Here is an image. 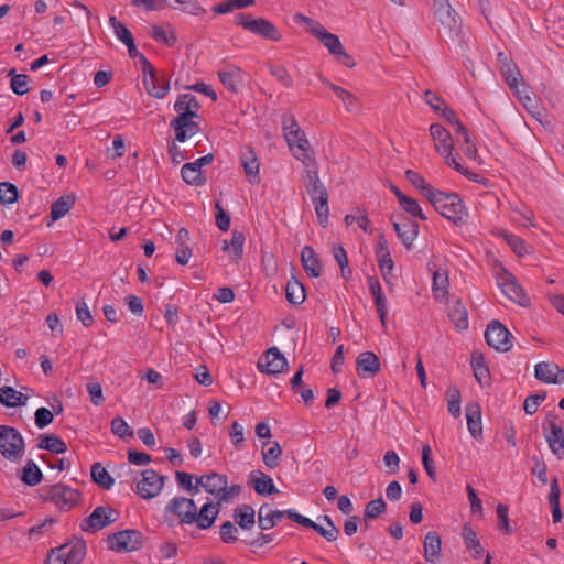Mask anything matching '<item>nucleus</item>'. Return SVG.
<instances>
[{
	"mask_svg": "<svg viewBox=\"0 0 564 564\" xmlns=\"http://www.w3.org/2000/svg\"><path fill=\"white\" fill-rule=\"evenodd\" d=\"M265 445L270 446L262 452L263 463L269 469H273L278 467L281 462L282 448L278 442L264 443V446Z\"/></svg>",
	"mask_w": 564,
	"mask_h": 564,
	"instance_id": "obj_44",
	"label": "nucleus"
},
{
	"mask_svg": "<svg viewBox=\"0 0 564 564\" xmlns=\"http://www.w3.org/2000/svg\"><path fill=\"white\" fill-rule=\"evenodd\" d=\"M534 376L536 380L547 384H557L564 382V369L555 362H538L534 366Z\"/></svg>",
	"mask_w": 564,
	"mask_h": 564,
	"instance_id": "obj_19",
	"label": "nucleus"
},
{
	"mask_svg": "<svg viewBox=\"0 0 564 564\" xmlns=\"http://www.w3.org/2000/svg\"><path fill=\"white\" fill-rule=\"evenodd\" d=\"M111 432L121 438L126 436H133L132 430L130 429L128 423L120 416H117L111 421Z\"/></svg>",
	"mask_w": 564,
	"mask_h": 564,
	"instance_id": "obj_63",
	"label": "nucleus"
},
{
	"mask_svg": "<svg viewBox=\"0 0 564 564\" xmlns=\"http://www.w3.org/2000/svg\"><path fill=\"white\" fill-rule=\"evenodd\" d=\"M249 480L254 491L260 496H271L279 492L273 479L261 470L251 471Z\"/></svg>",
	"mask_w": 564,
	"mask_h": 564,
	"instance_id": "obj_26",
	"label": "nucleus"
},
{
	"mask_svg": "<svg viewBox=\"0 0 564 564\" xmlns=\"http://www.w3.org/2000/svg\"><path fill=\"white\" fill-rule=\"evenodd\" d=\"M254 509L249 505H241L234 510L235 522L243 530H250L256 523Z\"/></svg>",
	"mask_w": 564,
	"mask_h": 564,
	"instance_id": "obj_38",
	"label": "nucleus"
},
{
	"mask_svg": "<svg viewBox=\"0 0 564 564\" xmlns=\"http://www.w3.org/2000/svg\"><path fill=\"white\" fill-rule=\"evenodd\" d=\"M28 397L17 391L12 387L0 388V403L6 406L14 408L25 404Z\"/></svg>",
	"mask_w": 564,
	"mask_h": 564,
	"instance_id": "obj_40",
	"label": "nucleus"
},
{
	"mask_svg": "<svg viewBox=\"0 0 564 564\" xmlns=\"http://www.w3.org/2000/svg\"><path fill=\"white\" fill-rule=\"evenodd\" d=\"M151 36L154 41L163 43L167 46H172L176 42V35L174 34V32L171 29L170 31H166L164 28L160 25H152Z\"/></svg>",
	"mask_w": 564,
	"mask_h": 564,
	"instance_id": "obj_57",
	"label": "nucleus"
},
{
	"mask_svg": "<svg viewBox=\"0 0 564 564\" xmlns=\"http://www.w3.org/2000/svg\"><path fill=\"white\" fill-rule=\"evenodd\" d=\"M270 74L274 76L284 87H292L293 86V79L292 76L289 74L288 69L283 65H271L270 66Z\"/></svg>",
	"mask_w": 564,
	"mask_h": 564,
	"instance_id": "obj_60",
	"label": "nucleus"
},
{
	"mask_svg": "<svg viewBox=\"0 0 564 564\" xmlns=\"http://www.w3.org/2000/svg\"><path fill=\"white\" fill-rule=\"evenodd\" d=\"M470 364L474 370V376L478 382H482L489 378V369L485 362L484 355L480 351H473Z\"/></svg>",
	"mask_w": 564,
	"mask_h": 564,
	"instance_id": "obj_46",
	"label": "nucleus"
},
{
	"mask_svg": "<svg viewBox=\"0 0 564 564\" xmlns=\"http://www.w3.org/2000/svg\"><path fill=\"white\" fill-rule=\"evenodd\" d=\"M430 133L434 140L436 151L444 158L445 163L469 180H475L476 174L468 172L453 155L454 142L451 133L438 123L430 126Z\"/></svg>",
	"mask_w": 564,
	"mask_h": 564,
	"instance_id": "obj_2",
	"label": "nucleus"
},
{
	"mask_svg": "<svg viewBox=\"0 0 564 564\" xmlns=\"http://www.w3.org/2000/svg\"><path fill=\"white\" fill-rule=\"evenodd\" d=\"M109 24L112 28L116 37L123 44L133 40L132 33L129 31V29L123 23L118 21L115 15L109 18Z\"/></svg>",
	"mask_w": 564,
	"mask_h": 564,
	"instance_id": "obj_58",
	"label": "nucleus"
},
{
	"mask_svg": "<svg viewBox=\"0 0 564 564\" xmlns=\"http://www.w3.org/2000/svg\"><path fill=\"white\" fill-rule=\"evenodd\" d=\"M41 497L45 501L54 503L61 511H69L80 500V492L64 484H54L41 488Z\"/></svg>",
	"mask_w": 564,
	"mask_h": 564,
	"instance_id": "obj_4",
	"label": "nucleus"
},
{
	"mask_svg": "<svg viewBox=\"0 0 564 564\" xmlns=\"http://www.w3.org/2000/svg\"><path fill=\"white\" fill-rule=\"evenodd\" d=\"M498 58L500 62L501 73L510 87V89L514 90L517 94H520L519 90V77L520 72L518 67L510 61H508L507 56L502 53L498 54Z\"/></svg>",
	"mask_w": 564,
	"mask_h": 564,
	"instance_id": "obj_32",
	"label": "nucleus"
},
{
	"mask_svg": "<svg viewBox=\"0 0 564 564\" xmlns=\"http://www.w3.org/2000/svg\"><path fill=\"white\" fill-rule=\"evenodd\" d=\"M386 510L387 503L382 498L370 500L364 510V521L367 523L368 521L375 520L380 514L384 513Z\"/></svg>",
	"mask_w": 564,
	"mask_h": 564,
	"instance_id": "obj_51",
	"label": "nucleus"
},
{
	"mask_svg": "<svg viewBox=\"0 0 564 564\" xmlns=\"http://www.w3.org/2000/svg\"><path fill=\"white\" fill-rule=\"evenodd\" d=\"M119 518V512L109 506L96 507L89 517L80 522V529L84 532L96 533L97 531L116 522Z\"/></svg>",
	"mask_w": 564,
	"mask_h": 564,
	"instance_id": "obj_8",
	"label": "nucleus"
},
{
	"mask_svg": "<svg viewBox=\"0 0 564 564\" xmlns=\"http://www.w3.org/2000/svg\"><path fill=\"white\" fill-rule=\"evenodd\" d=\"M542 429L551 452L561 459L564 456V433L558 417L549 414Z\"/></svg>",
	"mask_w": 564,
	"mask_h": 564,
	"instance_id": "obj_12",
	"label": "nucleus"
},
{
	"mask_svg": "<svg viewBox=\"0 0 564 564\" xmlns=\"http://www.w3.org/2000/svg\"><path fill=\"white\" fill-rule=\"evenodd\" d=\"M166 479V476L159 475L153 469H144L141 471V479L135 484V492L145 500L155 498L161 494Z\"/></svg>",
	"mask_w": 564,
	"mask_h": 564,
	"instance_id": "obj_9",
	"label": "nucleus"
},
{
	"mask_svg": "<svg viewBox=\"0 0 564 564\" xmlns=\"http://www.w3.org/2000/svg\"><path fill=\"white\" fill-rule=\"evenodd\" d=\"M509 336V330L498 321H491L485 332L487 344L501 351H508L512 347Z\"/></svg>",
	"mask_w": 564,
	"mask_h": 564,
	"instance_id": "obj_16",
	"label": "nucleus"
},
{
	"mask_svg": "<svg viewBox=\"0 0 564 564\" xmlns=\"http://www.w3.org/2000/svg\"><path fill=\"white\" fill-rule=\"evenodd\" d=\"M467 429L475 440L482 437L481 408L478 402L466 405Z\"/></svg>",
	"mask_w": 564,
	"mask_h": 564,
	"instance_id": "obj_28",
	"label": "nucleus"
},
{
	"mask_svg": "<svg viewBox=\"0 0 564 564\" xmlns=\"http://www.w3.org/2000/svg\"><path fill=\"white\" fill-rule=\"evenodd\" d=\"M400 206L413 217L426 219L417 202L409 196L402 197Z\"/></svg>",
	"mask_w": 564,
	"mask_h": 564,
	"instance_id": "obj_61",
	"label": "nucleus"
},
{
	"mask_svg": "<svg viewBox=\"0 0 564 564\" xmlns=\"http://www.w3.org/2000/svg\"><path fill=\"white\" fill-rule=\"evenodd\" d=\"M448 317L457 329L464 330L468 327V314L459 300L454 301L448 307Z\"/></svg>",
	"mask_w": 564,
	"mask_h": 564,
	"instance_id": "obj_39",
	"label": "nucleus"
},
{
	"mask_svg": "<svg viewBox=\"0 0 564 564\" xmlns=\"http://www.w3.org/2000/svg\"><path fill=\"white\" fill-rule=\"evenodd\" d=\"M357 372L361 377H373L380 371V361L372 351H364L356 359Z\"/></svg>",
	"mask_w": 564,
	"mask_h": 564,
	"instance_id": "obj_27",
	"label": "nucleus"
},
{
	"mask_svg": "<svg viewBox=\"0 0 564 564\" xmlns=\"http://www.w3.org/2000/svg\"><path fill=\"white\" fill-rule=\"evenodd\" d=\"M305 186L306 192L310 195L312 203L315 207L316 216L319 223L322 225H325L328 220L329 215L328 193L318 176V172L315 165L310 166L306 170Z\"/></svg>",
	"mask_w": 564,
	"mask_h": 564,
	"instance_id": "obj_1",
	"label": "nucleus"
},
{
	"mask_svg": "<svg viewBox=\"0 0 564 564\" xmlns=\"http://www.w3.org/2000/svg\"><path fill=\"white\" fill-rule=\"evenodd\" d=\"M140 64L143 73V86L147 93L156 99H162L170 90V79L158 77L155 69L145 56H140Z\"/></svg>",
	"mask_w": 564,
	"mask_h": 564,
	"instance_id": "obj_7",
	"label": "nucleus"
},
{
	"mask_svg": "<svg viewBox=\"0 0 564 564\" xmlns=\"http://www.w3.org/2000/svg\"><path fill=\"white\" fill-rule=\"evenodd\" d=\"M200 108V105L197 98L192 94H183L177 97L174 104V110L177 113L181 112H197Z\"/></svg>",
	"mask_w": 564,
	"mask_h": 564,
	"instance_id": "obj_47",
	"label": "nucleus"
},
{
	"mask_svg": "<svg viewBox=\"0 0 564 564\" xmlns=\"http://www.w3.org/2000/svg\"><path fill=\"white\" fill-rule=\"evenodd\" d=\"M57 549L67 564H80L87 552L86 542L83 539H73Z\"/></svg>",
	"mask_w": 564,
	"mask_h": 564,
	"instance_id": "obj_21",
	"label": "nucleus"
},
{
	"mask_svg": "<svg viewBox=\"0 0 564 564\" xmlns=\"http://www.w3.org/2000/svg\"><path fill=\"white\" fill-rule=\"evenodd\" d=\"M261 372L278 375L288 368V360L276 347H271L265 354V365L259 364Z\"/></svg>",
	"mask_w": 564,
	"mask_h": 564,
	"instance_id": "obj_22",
	"label": "nucleus"
},
{
	"mask_svg": "<svg viewBox=\"0 0 564 564\" xmlns=\"http://www.w3.org/2000/svg\"><path fill=\"white\" fill-rule=\"evenodd\" d=\"M497 283L501 289L502 293L506 294L510 300L518 303L521 306H528L530 303L523 289L519 285L516 276L510 272L503 270L497 276Z\"/></svg>",
	"mask_w": 564,
	"mask_h": 564,
	"instance_id": "obj_15",
	"label": "nucleus"
},
{
	"mask_svg": "<svg viewBox=\"0 0 564 564\" xmlns=\"http://www.w3.org/2000/svg\"><path fill=\"white\" fill-rule=\"evenodd\" d=\"M502 237L518 256H523L527 252L524 241L520 237L510 232H503Z\"/></svg>",
	"mask_w": 564,
	"mask_h": 564,
	"instance_id": "obj_64",
	"label": "nucleus"
},
{
	"mask_svg": "<svg viewBox=\"0 0 564 564\" xmlns=\"http://www.w3.org/2000/svg\"><path fill=\"white\" fill-rule=\"evenodd\" d=\"M393 228L399 239L408 249L419 235V224L408 218L401 223L393 221Z\"/></svg>",
	"mask_w": 564,
	"mask_h": 564,
	"instance_id": "obj_29",
	"label": "nucleus"
},
{
	"mask_svg": "<svg viewBox=\"0 0 564 564\" xmlns=\"http://www.w3.org/2000/svg\"><path fill=\"white\" fill-rule=\"evenodd\" d=\"M75 203V198L70 196H62L51 206V218L58 220L64 217Z\"/></svg>",
	"mask_w": 564,
	"mask_h": 564,
	"instance_id": "obj_48",
	"label": "nucleus"
},
{
	"mask_svg": "<svg viewBox=\"0 0 564 564\" xmlns=\"http://www.w3.org/2000/svg\"><path fill=\"white\" fill-rule=\"evenodd\" d=\"M301 261L305 272L311 278H318L322 273L321 262L312 247L305 246L301 251Z\"/></svg>",
	"mask_w": 564,
	"mask_h": 564,
	"instance_id": "obj_35",
	"label": "nucleus"
},
{
	"mask_svg": "<svg viewBox=\"0 0 564 564\" xmlns=\"http://www.w3.org/2000/svg\"><path fill=\"white\" fill-rule=\"evenodd\" d=\"M196 503L191 498L174 497L164 508L165 514H173L180 519L183 524H193L195 521Z\"/></svg>",
	"mask_w": 564,
	"mask_h": 564,
	"instance_id": "obj_13",
	"label": "nucleus"
},
{
	"mask_svg": "<svg viewBox=\"0 0 564 564\" xmlns=\"http://www.w3.org/2000/svg\"><path fill=\"white\" fill-rule=\"evenodd\" d=\"M217 75L220 83L232 93H237L243 82L242 69L234 64L225 65Z\"/></svg>",
	"mask_w": 564,
	"mask_h": 564,
	"instance_id": "obj_24",
	"label": "nucleus"
},
{
	"mask_svg": "<svg viewBox=\"0 0 564 564\" xmlns=\"http://www.w3.org/2000/svg\"><path fill=\"white\" fill-rule=\"evenodd\" d=\"M447 409L448 412L454 416L460 415V392L455 386H449L446 390Z\"/></svg>",
	"mask_w": 564,
	"mask_h": 564,
	"instance_id": "obj_54",
	"label": "nucleus"
},
{
	"mask_svg": "<svg viewBox=\"0 0 564 564\" xmlns=\"http://www.w3.org/2000/svg\"><path fill=\"white\" fill-rule=\"evenodd\" d=\"M91 479L104 489H110L115 480L111 475L101 466L100 463H94L90 469Z\"/></svg>",
	"mask_w": 564,
	"mask_h": 564,
	"instance_id": "obj_45",
	"label": "nucleus"
},
{
	"mask_svg": "<svg viewBox=\"0 0 564 564\" xmlns=\"http://www.w3.org/2000/svg\"><path fill=\"white\" fill-rule=\"evenodd\" d=\"M37 447L55 454H62L67 451L66 443L55 434L40 436Z\"/></svg>",
	"mask_w": 564,
	"mask_h": 564,
	"instance_id": "obj_41",
	"label": "nucleus"
},
{
	"mask_svg": "<svg viewBox=\"0 0 564 564\" xmlns=\"http://www.w3.org/2000/svg\"><path fill=\"white\" fill-rule=\"evenodd\" d=\"M429 270L432 271L433 282L432 292L436 300H444L448 295V275L446 272H440L433 270L431 263H429Z\"/></svg>",
	"mask_w": 564,
	"mask_h": 564,
	"instance_id": "obj_37",
	"label": "nucleus"
},
{
	"mask_svg": "<svg viewBox=\"0 0 564 564\" xmlns=\"http://www.w3.org/2000/svg\"><path fill=\"white\" fill-rule=\"evenodd\" d=\"M300 19L310 25V32L318 39L325 47H327L332 55L335 56L340 52L343 45L336 34L328 32L323 25L310 18L300 17Z\"/></svg>",
	"mask_w": 564,
	"mask_h": 564,
	"instance_id": "obj_17",
	"label": "nucleus"
},
{
	"mask_svg": "<svg viewBox=\"0 0 564 564\" xmlns=\"http://www.w3.org/2000/svg\"><path fill=\"white\" fill-rule=\"evenodd\" d=\"M434 15L449 32H457L460 28L458 14L448 0H433Z\"/></svg>",
	"mask_w": 564,
	"mask_h": 564,
	"instance_id": "obj_18",
	"label": "nucleus"
},
{
	"mask_svg": "<svg viewBox=\"0 0 564 564\" xmlns=\"http://www.w3.org/2000/svg\"><path fill=\"white\" fill-rule=\"evenodd\" d=\"M462 536L466 547L471 552L473 556L478 558L482 555V546L477 539L476 532L469 524H465L463 528Z\"/></svg>",
	"mask_w": 564,
	"mask_h": 564,
	"instance_id": "obj_42",
	"label": "nucleus"
},
{
	"mask_svg": "<svg viewBox=\"0 0 564 564\" xmlns=\"http://www.w3.org/2000/svg\"><path fill=\"white\" fill-rule=\"evenodd\" d=\"M200 116L197 112H181L171 121L178 142H185L199 131Z\"/></svg>",
	"mask_w": 564,
	"mask_h": 564,
	"instance_id": "obj_11",
	"label": "nucleus"
},
{
	"mask_svg": "<svg viewBox=\"0 0 564 564\" xmlns=\"http://www.w3.org/2000/svg\"><path fill=\"white\" fill-rule=\"evenodd\" d=\"M19 191L18 187L9 182L0 183V203L2 205H10L18 200Z\"/></svg>",
	"mask_w": 564,
	"mask_h": 564,
	"instance_id": "obj_56",
	"label": "nucleus"
},
{
	"mask_svg": "<svg viewBox=\"0 0 564 564\" xmlns=\"http://www.w3.org/2000/svg\"><path fill=\"white\" fill-rule=\"evenodd\" d=\"M295 159L303 162L306 167L314 166L315 161L310 154V142L301 130L294 138L285 139Z\"/></svg>",
	"mask_w": 564,
	"mask_h": 564,
	"instance_id": "obj_20",
	"label": "nucleus"
},
{
	"mask_svg": "<svg viewBox=\"0 0 564 564\" xmlns=\"http://www.w3.org/2000/svg\"><path fill=\"white\" fill-rule=\"evenodd\" d=\"M333 254L341 270L343 278L347 279L348 275L351 274V271L348 269V259L346 250L341 246H334Z\"/></svg>",
	"mask_w": 564,
	"mask_h": 564,
	"instance_id": "obj_59",
	"label": "nucleus"
},
{
	"mask_svg": "<svg viewBox=\"0 0 564 564\" xmlns=\"http://www.w3.org/2000/svg\"><path fill=\"white\" fill-rule=\"evenodd\" d=\"M219 506L212 502L204 503L199 511L195 510V521L198 529L207 530L216 521L219 513Z\"/></svg>",
	"mask_w": 564,
	"mask_h": 564,
	"instance_id": "obj_30",
	"label": "nucleus"
},
{
	"mask_svg": "<svg viewBox=\"0 0 564 564\" xmlns=\"http://www.w3.org/2000/svg\"><path fill=\"white\" fill-rule=\"evenodd\" d=\"M429 200L442 216L455 224L463 223L467 217L464 203L457 194H449L436 189L431 194Z\"/></svg>",
	"mask_w": 564,
	"mask_h": 564,
	"instance_id": "obj_3",
	"label": "nucleus"
},
{
	"mask_svg": "<svg viewBox=\"0 0 564 564\" xmlns=\"http://www.w3.org/2000/svg\"><path fill=\"white\" fill-rule=\"evenodd\" d=\"M181 176L188 185L202 186L205 180L202 176V171L194 166L191 162L185 163L181 169Z\"/></svg>",
	"mask_w": 564,
	"mask_h": 564,
	"instance_id": "obj_49",
	"label": "nucleus"
},
{
	"mask_svg": "<svg viewBox=\"0 0 564 564\" xmlns=\"http://www.w3.org/2000/svg\"><path fill=\"white\" fill-rule=\"evenodd\" d=\"M8 76L11 77L10 87L12 91L19 96H23L29 91V76L25 74H15L14 69H10Z\"/></svg>",
	"mask_w": 564,
	"mask_h": 564,
	"instance_id": "obj_52",
	"label": "nucleus"
},
{
	"mask_svg": "<svg viewBox=\"0 0 564 564\" xmlns=\"http://www.w3.org/2000/svg\"><path fill=\"white\" fill-rule=\"evenodd\" d=\"M321 80L326 87L330 88L336 94V96L343 101L347 111L352 112L358 110L359 102L358 98L355 95H352L345 88L330 83L328 79L324 77H321Z\"/></svg>",
	"mask_w": 564,
	"mask_h": 564,
	"instance_id": "obj_36",
	"label": "nucleus"
},
{
	"mask_svg": "<svg viewBox=\"0 0 564 564\" xmlns=\"http://www.w3.org/2000/svg\"><path fill=\"white\" fill-rule=\"evenodd\" d=\"M197 485L204 488V490L208 494L219 499L221 491H224L226 488L227 476L213 471L210 474L197 477Z\"/></svg>",
	"mask_w": 564,
	"mask_h": 564,
	"instance_id": "obj_25",
	"label": "nucleus"
},
{
	"mask_svg": "<svg viewBox=\"0 0 564 564\" xmlns=\"http://www.w3.org/2000/svg\"><path fill=\"white\" fill-rule=\"evenodd\" d=\"M245 235L238 230L232 231L231 240L223 241V251L227 252L232 262H238L243 254Z\"/></svg>",
	"mask_w": 564,
	"mask_h": 564,
	"instance_id": "obj_33",
	"label": "nucleus"
},
{
	"mask_svg": "<svg viewBox=\"0 0 564 564\" xmlns=\"http://www.w3.org/2000/svg\"><path fill=\"white\" fill-rule=\"evenodd\" d=\"M42 480V471L33 460H29L23 468L22 481L29 486H35Z\"/></svg>",
	"mask_w": 564,
	"mask_h": 564,
	"instance_id": "obj_55",
	"label": "nucleus"
},
{
	"mask_svg": "<svg viewBox=\"0 0 564 564\" xmlns=\"http://www.w3.org/2000/svg\"><path fill=\"white\" fill-rule=\"evenodd\" d=\"M25 451L24 438L14 427L0 425V453L12 462L18 463L22 459Z\"/></svg>",
	"mask_w": 564,
	"mask_h": 564,
	"instance_id": "obj_5",
	"label": "nucleus"
},
{
	"mask_svg": "<svg viewBox=\"0 0 564 564\" xmlns=\"http://www.w3.org/2000/svg\"><path fill=\"white\" fill-rule=\"evenodd\" d=\"M424 547V558L430 563H437L441 557L442 551V541L441 536L435 531H430L426 533L423 542Z\"/></svg>",
	"mask_w": 564,
	"mask_h": 564,
	"instance_id": "obj_31",
	"label": "nucleus"
},
{
	"mask_svg": "<svg viewBox=\"0 0 564 564\" xmlns=\"http://www.w3.org/2000/svg\"><path fill=\"white\" fill-rule=\"evenodd\" d=\"M175 478L178 486L185 489L192 496H195L199 492V485H197V478H194L193 475L185 471H176Z\"/></svg>",
	"mask_w": 564,
	"mask_h": 564,
	"instance_id": "obj_53",
	"label": "nucleus"
},
{
	"mask_svg": "<svg viewBox=\"0 0 564 564\" xmlns=\"http://www.w3.org/2000/svg\"><path fill=\"white\" fill-rule=\"evenodd\" d=\"M285 296L290 304L300 305L305 300V290L301 282L293 279L285 286Z\"/></svg>",
	"mask_w": 564,
	"mask_h": 564,
	"instance_id": "obj_43",
	"label": "nucleus"
},
{
	"mask_svg": "<svg viewBox=\"0 0 564 564\" xmlns=\"http://www.w3.org/2000/svg\"><path fill=\"white\" fill-rule=\"evenodd\" d=\"M289 511H296L295 509L288 510H270L267 503H263L258 510V525L262 531L274 528L284 517L289 518Z\"/></svg>",
	"mask_w": 564,
	"mask_h": 564,
	"instance_id": "obj_23",
	"label": "nucleus"
},
{
	"mask_svg": "<svg viewBox=\"0 0 564 564\" xmlns=\"http://www.w3.org/2000/svg\"><path fill=\"white\" fill-rule=\"evenodd\" d=\"M405 177L413 186L420 189L421 193L424 196H426L427 199L431 197V194H433L436 191L434 187H432L429 183L425 182L422 175H420L415 171L406 170Z\"/></svg>",
	"mask_w": 564,
	"mask_h": 564,
	"instance_id": "obj_50",
	"label": "nucleus"
},
{
	"mask_svg": "<svg viewBox=\"0 0 564 564\" xmlns=\"http://www.w3.org/2000/svg\"><path fill=\"white\" fill-rule=\"evenodd\" d=\"M176 3L182 6V11L186 14L191 15H202L206 13L205 8H203L197 0H174Z\"/></svg>",
	"mask_w": 564,
	"mask_h": 564,
	"instance_id": "obj_62",
	"label": "nucleus"
},
{
	"mask_svg": "<svg viewBox=\"0 0 564 564\" xmlns=\"http://www.w3.org/2000/svg\"><path fill=\"white\" fill-rule=\"evenodd\" d=\"M241 164L249 182L259 183V162L253 150L247 148L241 153Z\"/></svg>",
	"mask_w": 564,
	"mask_h": 564,
	"instance_id": "obj_34",
	"label": "nucleus"
},
{
	"mask_svg": "<svg viewBox=\"0 0 564 564\" xmlns=\"http://www.w3.org/2000/svg\"><path fill=\"white\" fill-rule=\"evenodd\" d=\"M235 19L237 25L265 40L279 41L281 39L278 29L264 18H252L250 14L239 13Z\"/></svg>",
	"mask_w": 564,
	"mask_h": 564,
	"instance_id": "obj_6",
	"label": "nucleus"
},
{
	"mask_svg": "<svg viewBox=\"0 0 564 564\" xmlns=\"http://www.w3.org/2000/svg\"><path fill=\"white\" fill-rule=\"evenodd\" d=\"M108 547L118 553H129L142 546V534L138 530H123L107 538Z\"/></svg>",
	"mask_w": 564,
	"mask_h": 564,
	"instance_id": "obj_10",
	"label": "nucleus"
},
{
	"mask_svg": "<svg viewBox=\"0 0 564 564\" xmlns=\"http://www.w3.org/2000/svg\"><path fill=\"white\" fill-rule=\"evenodd\" d=\"M289 519L299 523L300 525H303L305 528H310L317 532L319 535H322L325 540L328 542H333L337 540L339 531L337 527L334 524L329 516H323V521L328 524V528H323L322 525L317 524L310 518L300 514L297 511H289Z\"/></svg>",
	"mask_w": 564,
	"mask_h": 564,
	"instance_id": "obj_14",
	"label": "nucleus"
}]
</instances>
